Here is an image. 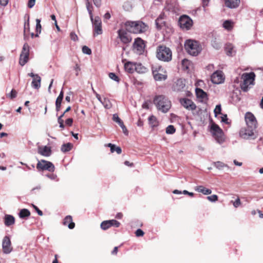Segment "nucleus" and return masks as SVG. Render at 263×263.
<instances>
[{"label":"nucleus","instance_id":"1","mask_svg":"<svg viewBox=\"0 0 263 263\" xmlns=\"http://www.w3.org/2000/svg\"><path fill=\"white\" fill-rule=\"evenodd\" d=\"M124 26L129 32L135 34L144 33L148 29V26L140 21H128L124 23Z\"/></svg>","mask_w":263,"mask_h":263},{"label":"nucleus","instance_id":"2","mask_svg":"<svg viewBox=\"0 0 263 263\" xmlns=\"http://www.w3.org/2000/svg\"><path fill=\"white\" fill-rule=\"evenodd\" d=\"M153 102L157 109L163 112H167L172 106L171 102L163 95L156 96Z\"/></svg>","mask_w":263,"mask_h":263},{"label":"nucleus","instance_id":"3","mask_svg":"<svg viewBox=\"0 0 263 263\" xmlns=\"http://www.w3.org/2000/svg\"><path fill=\"white\" fill-rule=\"evenodd\" d=\"M157 58L164 62H169L172 60V53L171 49L165 46H159L157 48Z\"/></svg>","mask_w":263,"mask_h":263},{"label":"nucleus","instance_id":"4","mask_svg":"<svg viewBox=\"0 0 263 263\" xmlns=\"http://www.w3.org/2000/svg\"><path fill=\"white\" fill-rule=\"evenodd\" d=\"M255 74L253 72L250 73H244L241 76L242 82L240 84V87L242 91L246 92L248 90L249 86L253 85L255 80Z\"/></svg>","mask_w":263,"mask_h":263},{"label":"nucleus","instance_id":"5","mask_svg":"<svg viewBox=\"0 0 263 263\" xmlns=\"http://www.w3.org/2000/svg\"><path fill=\"white\" fill-rule=\"evenodd\" d=\"M210 132L216 141L219 143H222L225 140L224 133L222 129L216 123H212Z\"/></svg>","mask_w":263,"mask_h":263},{"label":"nucleus","instance_id":"6","mask_svg":"<svg viewBox=\"0 0 263 263\" xmlns=\"http://www.w3.org/2000/svg\"><path fill=\"white\" fill-rule=\"evenodd\" d=\"M185 49L191 55H197L200 51V47L198 43L195 41L189 40L184 44Z\"/></svg>","mask_w":263,"mask_h":263},{"label":"nucleus","instance_id":"7","mask_svg":"<svg viewBox=\"0 0 263 263\" xmlns=\"http://www.w3.org/2000/svg\"><path fill=\"white\" fill-rule=\"evenodd\" d=\"M152 70L154 78L156 81L165 80L167 79L166 71L161 66H153Z\"/></svg>","mask_w":263,"mask_h":263},{"label":"nucleus","instance_id":"8","mask_svg":"<svg viewBox=\"0 0 263 263\" xmlns=\"http://www.w3.org/2000/svg\"><path fill=\"white\" fill-rule=\"evenodd\" d=\"M179 25L182 30H189L193 26V20L187 15H181L179 19Z\"/></svg>","mask_w":263,"mask_h":263},{"label":"nucleus","instance_id":"9","mask_svg":"<svg viewBox=\"0 0 263 263\" xmlns=\"http://www.w3.org/2000/svg\"><path fill=\"white\" fill-rule=\"evenodd\" d=\"M145 47L144 41L140 37H137L135 40L133 45L134 52L138 54H141L143 53Z\"/></svg>","mask_w":263,"mask_h":263},{"label":"nucleus","instance_id":"10","mask_svg":"<svg viewBox=\"0 0 263 263\" xmlns=\"http://www.w3.org/2000/svg\"><path fill=\"white\" fill-rule=\"evenodd\" d=\"M36 168L38 171H45L47 170L49 172H53L54 171V165L49 161L41 160L39 161L36 164Z\"/></svg>","mask_w":263,"mask_h":263},{"label":"nucleus","instance_id":"11","mask_svg":"<svg viewBox=\"0 0 263 263\" xmlns=\"http://www.w3.org/2000/svg\"><path fill=\"white\" fill-rule=\"evenodd\" d=\"M166 15L164 13H161L155 21L156 28L158 30H162L170 28V24L165 21Z\"/></svg>","mask_w":263,"mask_h":263},{"label":"nucleus","instance_id":"12","mask_svg":"<svg viewBox=\"0 0 263 263\" xmlns=\"http://www.w3.org/2000/svg\"><path fill=\"white\" fill-rule=\"evenodd\" d=\"M127 32L128 31L126 29H120L117 31L118 37L120 39L121 42L124 44H129L132 40V36Z\"/></svg>","mask_w":263,"mask_h":263},{"label":"nucleus","instance_id":"13","mask_svg":"<svg viewBox=\"0 0 263 263\" xmlns=\"http://www.w3.org/2000/svg\"><path fill=\"white\" fill-rule=\"evenodd\" d=\"M29 55V46L27 43L24 44L21 52L19 63L24 66L28 61Z\"/></svg>","mask_w":263,"mask_h":263},{"label":"nucleus","instance_id":"14","mask_svg":"<svg viewBox=\"0 0 263 263\" xmlns=\"http://www.w3.org/2000/svg\"><path fill=\"white\" fill-rule=\"evenodd\" d=\"M245 121L249 128H256L257 122L254 115L251 112H247L245 115Z\"/></svg>","mask_w":263,"mask_h":263},{"label":"nucleus","instance_id":"15","mask_svg":"<svg viewBox=\"0 0 263 263\" xmlns=\"http://www.w3.org/2000/svg\"><path fill=\"white\" fill-rule=\"evenodd\" d=\"M139 67H140L141 68V64H137L135 63H133L131 62H127L124 64V68L126 71L128 73H132L135 71H137L138 72H142V71L139 70L138 69Z\"/></svg>","mask_w":263,"mask_h":263},{"label":"nucleus","instance_id":"16","mask_svg":"<svg viewBox=\"0 0 263 263\" xmlns=\"http://www.w3.org/2000/svg\"><path fill=\"white\" fill-rule=\"evenodd\" d=\"M120 226V223L116 220L112 219L105 220L101 222L100 227L103 230H106L111 227L118 228Z\"/></svg>","mask_w":263,"mask_h":263},{"label":"nucleus","instance_id":"17","mask_svg":"<svg viewBox=\"0 0 263 263\" xmlns=\"http://www.w3.org/2000/svg\"><path fill=\"white\" fill-rule=\"evenodd\" d=\"M179 102L182 106L189 110H194L196 108V104L189 99L181 98Z\"/></svg>","mask_w":263,"mask_h":263},{"label":"nucleus","instance_id":"18","mask_svg":"<svg viewBox=\"0 0 263 263\" xmlns=\"http://www.w3.org/2000/svg\"><path fill=\"white\" fill-rule=\"evenodd\" d=\"M91 21L93 24L94 34L97 35L102 34V22L100 18L96 16Z\"/></svg>","mask_w":263,"mask_h":263},{"label":"nucleus","instance_id":"19","mask_svg":"<svg viewBox=\"0 0 263 263\" xmlns=\"http://www.w3.org/2000/svg\"><path fill=\"white\" fill-rule=\"evenodd\" d=\"M3 251L5 254H9L12 251L11 242L9 236L4 237L2 243Z\"/></svg>","mask_w":263,"mask_h":263},{"label":"nucleus","instance_id":"20","mask_svg":"<svg viewBox=\"0 0 263 263\" xmlns=\"http://www.w3.org/2000/svg\"><path fill=\"white\" fill-rule=\"evenodd\" d=\"M224 77L221 71H216L211 76V81L213 83L220 84L224 81Z\"/></svg>","mask_w":263,"mask_h":263},{"label":"nucleus","instance_id":"21","mask_svg":"<svg viewBox=\"0 0 263 263\" xmlns=\"http://www.w3.org/2000/svg\"><path fill=\"white\" fill-rule=\"evenodd\" d=\"M173 87L175 91H183L185 87V80L182 79H178L174 84Z\"/></svg>","mask_w":263,"mask_h":263},{"label":"nucleus","instance_id":"22","mask_svg":"<svg viewBox=\"0 0 263 263\" xmlns=\"http://www.w3.org/2000/svg\"><path fill=\"white\" fill-rule=\"evenodd\" d=\"M196 95L197 97L200 99V101L201 102H206L208 100L207 93L201 88L196 89Z\"/></svg>","mask_w":263,"mask_h":263},{"label":"nucleus","instance_id":"23","mask_svg":"<svg viewBox=\"0 0 263 263\" xmlns=\"http://www.w3.org/2000/svg\"><path fill=\"white\" fill-rule=\"evenodd\" d=\"M37 152L39 154L45 157H48L51 154V148L47 146H39Z\"/></svg>","mask_w":263,"mask_h":263},{"label":"nucleus","instance_id":"24","mask_svg":"<svg viewBox=\"0 0 263 263\" xmlns=\"http://www.w3.org/2000/svg\"><path fill=\"white\" fill-rule=\"evenodd\" d=\"M63 224L65 226H68L70 229H72L75 227V223L72 221V216L68 215L64 218Z\"/></svg>","mask_w":263,"mask_h":263},{"label":"nucleus","instance_id":"25","mask_svg":"<svg viewBox=\"0 0 263 263\" xmlns=\"http://www.w3.org/2000/svg\"><path fill=\"white\" fill-rule=\"evenodd\" d=\"M240 3V0H224L226 7L230 8H237Z\"/></svg>","mask_w":263,"mask_h":263},{"label":"nucleus","instance_id":"26","mask_svg":"<svg viewBox=\"0 0 263 263\" xmlns=\"http://www.w3.org/2000/svg\"><path fill=\"white\" fill-rule=\"evenodd\" d=\"M15 223V218L11 215H5L4 217V223L6 226L10 227Z\"/></svg>","mask_w":263,"mask_h":263},{"label":"nucleus","instance_id":"27","mask_svg":"<svg viewBox=\"0 0 263 263\" xmlns=\"http://www.w3.org/2000/svg\"><path fill=\"white\" fill-rule=\"evenodd\" d=\"M195 191L199 192L201 193L204 195H210L212 193V190L206 188L204 186L199 185L197 186L195 188Z\"/></svg>","mask_w":263,"mask_h":263},{"label":"nucleus","instance_id":"28","mask_svg":"<svg viewBox=\"0 0 263 263\" xmlns=\"http://www.w3.org/2000/svg\"><path fill=\"white\" fill-rule=\"evenodd\" d=\"M255 129V128H250V129H245L244 133H243V132L242 131L240 133V134H241V136L243 138H251V137H253L254 135V131L253 130Z\"/></svg>","mask_w":263,"mask_h":263},{"label":"nucleus","instance_id":"29","mask_svg":"<svg viewBox=\"0 0 263 263\" xmlns=\"http://www.w3.org/2000/svg\"><path fill=\"white\" fill-rule=\"evenodd\" d=\"M148 122H149V125L152 127H157L159 125V122H158L157 118L153 115L149 117Z\"/></svg>","mask_w":263,"mask_h":263},{"label":"nucleus","instance_id":"30","mask_svg":"<svg viewBox=\"0 0 263 263\" xmlns=\"http://www.w3.org/2000/svg\"><path fill=\"white\" fill-rule=\"evenodd\" d=\"M41 78L40 76L35 77L32 81V86L35 89H39L41 86Z\"/></svg>","mask_w":263,"mask_h":263},{"label":"nucleus","instance_id":"31","mask_svg":"<svg viewBox=\"0 0 263 263\" xmlns=\"http://www.w3.org/2000/svg\"><path fill=\"white\" fill-rule=\"evenodd\" d=\"M86 1V5L87 9L89 12V14L91 21H93V15H92V11H93V6L92 4L91 3L90 0H85Z\"/></svg>","mask_w":263,"mask_h":263},{"label":"nucleus","instance_id":"32","mask_svg":"<svg viewBox=\"0 0 263 263\" xmlns=\"http://www.w3.org/2000/svg\"><path fill=\"white\" fill-rule=\"evenodd\" d=\"M30 214L31 213L28 209H23L20 211L18 215L21 218L23 219L29 217L30 216Z\"/></svg>","mask_w":263,"mask_h":263},{"label":"nucleus","instance_id":"33","mask_svg":"<svg viewBox=\"0 0 263 263\" xmlns=\"http://www.w3.org/2000/svg\"><path fill=\"white\" fill-rule=\"evenodd\" d=\"M234 23L230 20L225 21L223 23V27L227 30L230 31L233 28Z\"/></svg>","mask_w":263,"mask_h":263},{"label":"nucleus","instance_id":"34","mask_svg":"<svg viewBox=\"0 0 263 263\" xmlns=\"http://www.w3.org/2000/svg\"><path fill=\"white\" fill-rule=\"evenodd\" d=\"M72 146H73L72 144H71L70 143H67L66 144H64L62 145L61 151L64 153L69 152L72 149Z\"/></svg>","mask_w":263,"mask_h":263},{"label":"nucleus","instance_id":"35","mask_svg":"<svg viewBox=\"0 0 263 263\" xmlns=\"http://www.w3.org/2000/svg\"><path fill=\"white\" fill-rule=\"evenodd\" d=\"M29 31V17H28L27 22H25L24 24V38L25 39H26L27 38V35L26 32L27 31Z\"/></svg>","mask_w":263,"mask_h":263},{"label":"nucleus","instance_id":"36","mask_svg":"<svg viewBox=\"0 0 263 263\" xmlns=\"http://www.w3.org/2000/svg\"><path fill=\"white\" fill-rule=\"evenodd\" d=\"M101 103L106 108L109 109L111 107V104L110 102L107 98H104Z\"/></svg>","mask_w":263,"mask_h":263},{"label":"nucleus","instance_id":"37","mask_svg":"<svg viewBox=\"0 0 263 263\" xmlns=\"http://www.w3.org/2000/svg\"><path fill=\"white\" fill-rule=\"evenodd\" d=\"M190 65H191V62L189 60H188L187 59H183L182 61V65L183 68L184 69H186V70L189 69Z\"/></svg>","mask_w":263,"mask_h":263},{"label":"nucleus","instance_id":"38","mask_svg":"<svg viewBox=\"0 0 263 263\" xmlns=\"http://www.w3.org/2000/svg\"><path fill=\"white\" fill-rule=\"evenodd\" d=\"M176 131V129L172 125H168L166 128V133L167 134H173Z\"/></svg>","mask_w":263,"mask_h":263},{"label":"nucleus","instance_id":"39","mask_svg":"<svg viewBox=\"0 0 263 263\" xmlns=\"http://www.w3.org/2000/svg\"><path fill=\"white\" fill-rule=\"evenodd\" d=\"M215 116L216 117L218 115H222L221 114V107L220 104L217 105L214 110Z\"/></svg>","mask_w":263,"mask_h":263},{"label":"nucleus","instance_id":"40","mask_svg":"<svg viewBox=\"0 0 263 263\" xmlns=\"http://www.w3.org/2000/svg\"><path fill=\"white\" fill-rule=\"evenodd\" d=\"M64 113H63L59 118H58V123L60 125V127L62 128V129H63L64 128V121L62 119V118L64 117Z\"/></svg>","mask_w":263,"mask_h":263},{"label":"nucleus","instance_id":"41","mask_svg":"<svg viewBox=\"0 0 263 263\" xmlns=\"http://www.w3.org/2000/svg\"><path fill=\"white\" fill-rule=\"evenodd\" d=\"M214 166L218 169H222L227 165L223 162L217 161L214 163Z\"/></svg>","mask_w":263,"mask_h":263},{"label":"nucleus","instance_id":"42","mask_svg":"<svg viewBox=\"0 0 263 263\" xmlns=\"http://www.w3.org/2000/svg\"><path fill=\"white\" fill-rule=\"evenodd\" d=\"M206 198L211 202H216L218 200V197L216 195H212L211 196H208Z\"/></svg>","mask_w":263,"mask_h":263},{"label":"nucleus","instance_id":"43","mask_svg":"<svg viewBox=\"0 0 263 263\" xmlns=\"http://www.w3.org/2000/svg\"><path fill=\"white\" fill-rule=\"evenodd\" d=\"M62 99H59L58 98H57L56 101H55V106H56V110L57 111H59L61 109V103L62 101Z\"/></svg>","mask_w":263,"mask_h":263},{"label":"nucleus","instance_id":"44","mask_svg":"<svg viewBox=\"0 0 263 263\" xmlns=\"http://www.w3.org/2000/svg\"><path fill=\"white\" fill-rule=\"evenodd\" d=\"M231 203H232L233 204V206L236 208L239 206L241 204L240 198L238 197L237 198V199L235 200V201H233L232 200L231 201Z\"/></svg>","mask_w":263,"mask_h":263},{"label":"nucleus","instance_id":"45","mask_svg":"<svg viewBox=\"0 0 263 263\" xmlns=\"http://www.w3.org/2000/svg\"><path fill=\"white\" fill-rule=\"evenodd\" d=\"M109 77L111 79H112L116 82H119L120 81V79L115 73H113V72L109 73Z\"/></svg>","mask_w":263,"mask_h":263},{"label":"nucleus","instance_id":"46","mask_svg":"<svg viewBox=\"0 0 263 263\" xmlns=\"http://www.w3.org/2000/svg\"><path fill=\"white\" fill-rule=\"evenodd\" d=\"M16 96H17V91L14 89H12L10 93L7 95V96L8 97L10 98L11 99H13L16 98Z\"/></svg>","mask_w":263,"mask_h":263},{"label":"nucleus","instance_id":"47","mask_svg":"<svg viewBox=\"0 0 263 263\" xmlns=\"http://www.w3.org/2000/svg\"><path fill=\"white\" fill-rule=\"evenodd\" d=\"M36 31L37 33H41L42 26L40 24L41 21L39 19L36 20Z\"/></svg>","mask_w":263,"mask_h":263},{"label":"nucleus","instance_id":"48","mask_svg":"<svg viewBox=\"0 0 263 263\" xmlns=\"http://www.w3.org/2000/svg\"><path fill=\"white\" fill-rule=\"evenodd\" d=\"M82 51L84 53L90 55L91 53V49L86 46H84L82 47Z\"/></svg>","mask_w":263,"mask_h":263},{"label":"nucleus","instance_id":"49","mask_svg":"<svg viewBox=\"0 0 263 263\" xmlns=\"http://www.w3.org/2000/svg\"><path fill=\"white\" fill-rule=\"evenodd\" d=\"M137 237L143 236L144 234V232L141 229H138L135 232Z\"/></svg>","mask_w":263,"mask_h":263},{"label":"nucleus","instance_id":"50","mask_svg":"<svg viewBox=\"0 0 263 263\" xmlns=\"http://www.w3.org/2000/svg\"><path fill=\"white\" fill-rule=\"evenodd\" d=\"M113 120L114 121L117 122L119 124L121 123V122H122V121L120 119V118L116 115H114L113 116Z\"/></svg>","mask_w":263,"mask_h":263},{"label":"nucleus","instance_id":"51","mask_svg":"<svg viewBox=\"0 0 263 263\" xmlns=\"http://www.w3.org/2000/svg\"><path fill=\"white\" fill-rule=\"evenodd\" d=\"M73 123V119L72 118H68L65 121V124L68 126H71Z\"/></svg>","mask_w":263,"mask_h":263},{"label":"nucleus","instance_id":"52","mask_svg":"<svg viewBox=\"0 0 263 263\" xmlns=\"http://www.w3.org/2000/svg\"><path fill=\"white\" fill-rule=\"evenodd\" d=\"M35 3V0H29L28 3V7L29 8H32Z\"/></svg>","mask_w":263,"mask_h":263},{"label":"nucleus","instance_id":"53","mask_svg":"<svg viewBox=\"0 0 263 263\" xmlns=\"http://www.w3.org/2000/svg\"><path fill=\"white\" fill-rule=\"evenodd\" d=\"M94 5L97 7H99L101 5V0H92Z\"/></svg>","mask_w":263,"mask_h":263},{"label":"nucleus","instance_id":"54","mask_svg":"<svg viewBox=\"0 0 263 263\" xmlns=\"http://www.w3.org/2000/svg\"><path fill=\"white\" fill-rule=\"evenodd\" d=\"M33 207L40 216L43 215V214L42 211H41L36 206L33 205Z\"/></svg>","mask_w":263,"mask_h":263},{"label":"nucleus","instance_id":"55","mask_svg":"<svg viewBox=\"0 0 263 263\" xmlns=\"http://www.w3.org/2000/svg\"><path fill=\"white\" fill-rule=\"evenodd\" d=\"M107 146L109 147L110 148V152L111 153H114L115 152V145L112 144L111 143H108L107 145Z\"/></svg>","mask_w":263,"mask_h":263},{"label":"nucleus","instance_id":"56","mask_svg":"<svg viewBox=\"0 0 263 263\" xmlns=\"http://www.w3.org/2000/svg\"><path fill=\"white\" fill-rule=\"evenodd\" d=\"M74 70H75V71L76 72V76H78L79 72L80 71L81 69H80V66H79V65L78 64H76V66L74 67Z\"/></svg>","mask_w":263,"mask_h":263},{"label":"nucleus","instance_id":"57","mask_svg":"<svg viewBox=\"0 0 263 263\" xmlns=\"http://www.w3.org/2000/svg\"><path fill=\"white\" fill-rule=\"evenodd\" d=\"M115 152H116V153L118 154H120L122 153V149L119 146H115Z\"/></svg>","mask_w":263,"mask_h":263},{"label":"nucleus","instance_id":"58","mask_svg":"<svg viewBox=\"0 0 263 263\" xmlns=\"http://www.w3.org/2000/svg\"><path fill=\"white\" fill-rule=\"evenodd\" d=\"M182 193H183V194H184L185 195H188L191 197H193L194 195V194L193 193L189 192L186 190H184Z\"/></svg>","mask_w":263,"mask_h":263},{"label":"nucleus","instance_id":"59","mask_svg":"<svg viewBox=\"0 0 263 263\" xmlns=\"http://www.w3.org/2000/svg\"><path fill=\"white\" fill-rule=\"evenodd\" d=\"M70 37H71V39L74 41H76V40L78 39L77 35L74 33H73V32H71L70 33Z\"/></svg>","mask_w":263,"mask_h":263},{"label":"nucleus","instance_id":"60","mask_svg":"<svg viewBox=\"0 0 263 263\" xmlns=\"http://www.w3.org/2000/svg\"><path fill=\"white\" fill-rule=\"evenodd\" d=\"M227 115H222L221 117V121L224 123H227Z\"/></svg>","mask_w":263,"mask_h":263},{"label":"nucleus","instance_id":"61","mask_svg":"<svg viewBox=\"0 0 263 263\" xmlns=\"http://www.w3.org/2000/svg\"><path fill=\"white\" fill-rule=\"evenodd\" d=\"M9 0H0V4L2 6H5L7 5Z\"/></svg>","mask_w":263,"mask_h":263},{"label":"nucleus","instance_id":"62","mask_svg":"<svg viewBox=\"0 0 263 263\" xmlns=\"http://www.w3.org/2000/svg\"><path fill=\"white\" fill-rule=\"evenodd\" d=\"M124 163L125 165L129 167L134 166V163L133 162H130L128 161H125Z\"/></svg>","mask_w":263,"mask_h":263},{"label":"nucleus","instance_id":"63","mask_svg":"<svg viewBox=\"0 0 263 263\" xmlns=\"http://www.w3.org/2000/svg\"><path fill=\"white\" fill-rule=\"evenodd\" d=\"M118 251V247H115L114 248V250H112V251L111 252V254L114 255H117Z\"/></svg>","mask_w":263,"mask_h":263},{"label":"nucleus","instance_id":"64","mask_svg":"<svg viewBox=\"0 0 263 263\" xmlns=\"http://www.w3.org/2000/svg\"><path fill=\"white\" fill-rule=\"evenodd\" d=\"M122 130H123V133L125 135H128V130L126 128V127H125V126H123V127H122Z\"/></svg>","mask_w":263,"mask_h":263}]
</instances>
